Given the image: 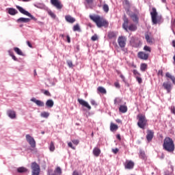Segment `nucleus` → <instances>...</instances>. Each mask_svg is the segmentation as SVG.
Segmentation results:
<instances>
[{
  "label": "nucleus",
  "instance_id": "5",
  "mask_svg": "<svg viewBox=\"0 0 175 175\" xmlns=\"http://www.w3.org/2000/svg\"><path fill=\"white\" fill-rule=\"evenodd\" d=\"M16 9L21 13L22 14H25V16H27V17H30L31 20H35V17L31 14L28 11L25 10L22 7H20V5L16 6Z\"/></svg>",
  "mask_w": 175,
  "mask_h": 175
},
{
  "label": "nucleus",
  "instance_id": "55",
  "mask_svg": "<svg viewBox=\"0 0 175 175\" xmlns=\"http://www.w3.org/2000/svg\"><path fill=\"white\" fill-rule=\"evenodd\" d=\"M114 85L116 88H120V83L118 82H116L114 83Z\"/></svg>",
  "mask_w": 175,
  "mask_h": 175
},
{
  "label": "nucleus",
  "instance_id": "34",
  "mask_svg": "<svg viewBox=\"0 0 175 175\" xmlns=\"http://www.w3.org/2000/svg\"><path fill=\"white\" fill-rule=\"evenodd\" d=\"M148 66L147 64L142 63L141 64L140 70L142 72H145L147 70Z\"/></svg>",
  "mask_w": 175,
  "mask_h": 175
},
{
  "label": "nucleus",
  "instance_id": "9",
  "mask_svg": "<svg viewBox=\"0 0 175 175\" xmlns=\"http://www.w3.org/2000/svg\"><path fill=\"white\" fill-rule=\"evenodd\" d=\"M153 25H157L158 23L157 20V12L155 8H152V12L150 14Z\"/></svg>",
  "mask_w": 175,
  "mask_h": 175
},
{
  "label": "nucleus",
  "instance_id": "52",
  "mask_svg": "<svg viewBox=\"0 0 175 175\" xmlns=\"http://www.w3.org/2000/svg\"><path fill=\"white\" fill-rule=\"evenodd\" d=\"M27 44L30 47V49H33V46H32V44H31V42L27 41Z\"/></svg>",
  "mask_w": 175,
  "mask_h": 175
},
{
  "label": "nucleus",
  "instance_id": "47",
  "mask_svg": "<svg viewBox=\"0 0 175 175\" xmlns=\"http://www.w3.org/2000/svg\"><path fill=\"white\" fill-rule=\"evenodd\" d=\"M136 79H137V81L139 83V84L142 83V79L140 77L137 76Z\"/></svg>",
  "mask_w": 175,
  "mask_h": 175
},
{
  "label": "nucleus",
  "instance_id": "48",
  "mask_svg": "<svg viewBox=\"0 0 175 175\" xmlns=\"http://www.w3.org/2000/svg\"><path fill=\"white\" fill-rule=\"evenodd\" d=\"M119 152V149L118 148H112V152L116 154Z\"/></svg>",
  "mask_w": 175,
  "mask_h": 175
},
{
  "label": "nucleus",
  "instance_id": "13",
  "mask_svg": "<svg viewBox=\"0 0 175 175\" xmlns=\"http://www.w3.org/2000/svg\"><path fill=\"white\" fill-rule=\"evenodd\" d=\"M139 39L136 37H131L130 40V44L133 47H138L139 46Z\"/></svg>",
  "mask_w": 175,
  "mask_h": 175
},
{
  "label": "nucleus",
  "instance_id": "21",
  "mask_svg": "<svg viewBox=\"0 0 175 175\" xmlns=\"http://www.w3.org/2000/svg\"><path fill=\"white\" fill-rule=\"evenodd\" d=\"M55 174H52V175H62V169H61V167L57 166L55 170H54Z\"/></svg>",
  "mask_w": 175,
  "mask_h": 175
},
{
  "label": "nucleus",
  "instance_id": "64",
  "mask_svg": "<svg viewBox=\"0 0 175 175\" xmlns=\"http://www.w3.org/2000/svg\"><path fill=\"white\" fill-rule=\"evenodd\" d=\"M172 46L175 48V40L172 41Z\"/></svg>",
  "mask_w": 175,
  "mask_h": 175
},
{
  "label": "nucleus",
  "instance_id": "25",
  "mask_svg": "<svg viewBox=\"0 0 175 175\" xmlns=\"http://www.w3.org/2000/svg\"><path fill=\"white\" fill-rule=\"evenodd\" d=\"M31 21L30 18H19L17 19V23H29Z\"/></svg>",
  "mask_w": 175,
  "mask_h": 175
},
{
  "label": "nucleus",
  "instance_id": "24",
  "mask_svg": "<svg viewBox=\"0 0 175 175\" xmlns=\"http://www.w3.org/2000/svg\"><path fill=\"white\" fill-rule=\"evenodd\" d=\"M46 106L48 108H53V107H54V101L52 99H49L46 102Z\"/></svg>",
  "mask_w": 175,
  "mask_h": 175
},
{
  "label": "nucleus",
  "instance_id": "2",
  "mask_svg": "<svg viewBox=\"0 0 175 175\" xmlns=\"http://www.w3.org/2000/svg\"><path fill=\"white\" fill-rule=\"evenodd\" d=\"M163 149L170 153L175 150V144L174 140L170 137H165L163 144Z\"/></svg>",
  "mask_w": 175,
  "mask_h": 175
},
{
  "label": "nucleus",
  "instance_id": "31",
  "mask_svg": "<svg viewBox=\"0 0 175 175\" xmlns=\"http://www.w3.org/2000/svg\"><path fill=\"white\" fill-rule=\"evenodd\" d=\"M14 51H15V53H16V54H18V55L24 56V53H23V51H21V49H20V48L14 47Z\"/></svg>",
  "mask_w": 175,
  "mask_h": 175
},
{
  "label": "nucleus",
  "instance_id": "18",
  "mask_svg": "<svg viewBox=\"0 0 175 175\" xmlns=\"http://www.w3.org/2000/svg\"><path fill=\"white\" fill-rule=\"evenodd\" d=\"M66 21L68 23L73 24L76 20L75 18L72 17L70 15H66L65 16Z\"/></svg>",
  "mask_w": 175,
  "mask_h": 175
},
{
  "label": "nucleus",
  "instance_id": "53",
  "mask_svg": "<svg viewBox=\"0 0 175 175\" xmlns=\"http://www.w3.org/2000/svg\"><path fill=\"white\" fill-rule=\"evenodd\" d=\"M171 111L173 114L175 115V107L174 106H172L171 107Z\"/></svg>",
  "mask_w": 175,
  "mask_h": 175
},
{
  "label": "nucleus",
  "instance_id": "45",
  "mask_svg": "<svg viewBox=\"0 0 175 175\" xmlns=\"http://www.w3.org/2000/svg\"><path fill=\"white\" fill-rule=\"evenodd\" d=\"M123 4L127 8H130V3L128 0H124Z\"/></svg>",
  "mask_w": 175,
  "mask_h": 175
},
{
  "label": "nucleus",
  "instance_id": "43",
  "mask_svg": "<svg viewBox=\"0 0 175 175\" xmlns=\"http://www.w3.org/2000/svg\"><path fill=\"white\" fill-rule=\"evenodd\" d=\"M10 57H12V59H14V61H17V57H15V55L13 54V52H12L11 51H8Z\"/></svg>",
  "mask_w": 175,
  "mask_h": 175
},
{
  "label": "nucleus",
  "instance_id": "30",
  "mask_svg": "<svg viewBox=\"0 0 175 175\" xmlns=\"http://www.w3.org/2000/svg\"><path fill=\"white\" fill-rule=\"evenodd\" d=\"M118 129V126L117 124H115L114 123L111 122L110 124V131L111 132H113L115 131H117Z\"/></svg>",
  "mask_w": 175,
  "mask_h": 175
},
{
  "label": "nucleus",
  "instance_id": "44",
  "mask_svg": "<svg viewBox=\"0 0 175 175\" xmlns=\"http://www.w3.org/2000/svg\"><path fill=\"white\" fill-rule=\"evenodd\" d=\"M133 73L135 77L141 76V74L137 70H133Z\"/></svg>",
  "mask_w": 175,
  "mask_h": 175
},
{
  "label": "nucleus",
  "instance_id": "33",
  "mask_svg": "<svg viewBox=\"0 0 175 175\" xmlns=\"http://www.w3.org/2000/svg\"><path fill=\"white\" fill-rule=\"evenodd\" d=\"M131 18H132L133 21L134 23H138L139 21V18L137 17L136 14H133L131 15Z\"/></svg>",
  "mask_w": 175,
  "mask_h": 175
},
{
  "label": "nucleus",
  "instance_id": "60",
  "mask_svg": "<svg viewBox=\"0 0 175 175\" xmlns=\"http://www.w3.org/2000/svg\"><path fill=\"white\" fill-rule=\"evenodd\" d=\"M66 38H67L68 43H70V38L68 35L66 36Z\"/></svg>",
  "mask_w": 175,
  "mask_h": 175
},
{
  "label": "nucleus",
  "instance_id": "4",
  "mask_svg": "<svg viewBox=\"0 0 175 175\" xmlns=\"http://www.w3.org/2000/svg\"><path fill=\"white\" fill-rule=\"evenodd\" d=\"M31 175L40 174V166L36 162H33L31 165Z\"/></svg>",
  "mask_w": 175,
  "mask_h": 175
},
{
  "label": "nucleus",
  "instance_id": "1",
  "mask_svg": "<svg viewBox=\"0 0 175 175\" xmlns=\"http://www.w3.org/2000/svg\"><path fill=\"white\" fill-rule=\"evenodd\" d=\"M90 18L96 25L97 27L98 28H107L109 26V22L99 15H90Z\"/></svg>",
  "mask_w": 175,
  "mask_h": 175
},
{
  "label": "nucleus",
  "instance_id": "3",
  "mask_svg": "<svg viewBox=\"0 0 175 175\" xmlns=\"http://www.w3.org/2000/svg\"><path fill=\"white\" fill-rule=\"evenodd\" d=\"M137 119L138 120L137 122V126L141 129L144 130L145 128L148 126V120L145 116V114L143 113H139L137 116Z\"/></svg>",
  "mask_w": 175,
  "mask_h": 175
},
{
  "label": "nucleus",
  "instance_id": "59",
  "mask_svg": "<svg viewBox=\"0 0 175 175\" xmlns=\"http://www.w3.org/2000/svg\"><path fill=\"white\" fill-rule=\"evenodd\" d=\"M90 103H91L92 105H96V103L94 100H91Z\"/></svg>",
  "mask_w": 175,
  "mask_h": 175
},
{
  "label": "nucleus",
  "instance_id": "38",
  "mask_svg": "<svg viewBox=\"0 0 175 175\" xmlns=\"http://www.w3.org/2000/svg\"><path fill=\"white\" fill-rule=\"evenodd\" d=\"M116 34L115 32H113V31H110V32H109V33H108V38H109V39H113V38H116Z\"/></svg>",
  "mask_w": 175,
  "mask_h": 175
},
{
  "label": "nucleus",
  "instance_id": "7",
  "mask_svg": "<svg viewBox=\"0 0 175 175\" xmlns=\"http://www.w3.org/2000/svg\"><path fill=\"white\" fill-rule=\"evenodd\" d=\"M26 140L32 148H35V147H36V142H35V139L29 134L26 135Z\"/></svg>",
  "mask_w": 175,
  "mask_h": 175
},
{
  "label": "nucleus",
  "instance_id": "11",
  "mask_svg": "<svg viewBox=\"0 0 175 175\" xmlns=\"http://www.w3.org/2000/svg\"><path fill=\"white\" fill-rule=\"evenodd\" d=\"M148 57H149L148 53H145L144 51H140L138 53V58L142 60L147 61Z\"/></svg>",
  "mask_w": 175,
  "mask_h": 175
},
{
  "label": "nucleus",
  "instance_id": "57",
  "mask_svg": "<svg viewBox=\"0 0 175 175\" xmlns=\"http://www.w3.org/2000/svg\"><path fill=\"white\" fill-rule=\"evenodd\" d=\"M49 116H50V113L44 112V118H49Z\"/></svg>",
  "mask_w": 175,
  "mask_h": 175
},
{
  "label": "nucleus",
  "instance_id": "12",
  "mask_svg": "<svg viewBox=\"0 0 175 175\" xmlns=\"http://www.w3.org/2000/svg\"><path fill=\"white\" fill-rule=\"evenodd\" d=\"M154 132L153 130L148 129L146 134V139L150 143L154 137Z\"/></svg>",
  "mask_w": 175,
  "mask_h": 175
},
{
  "label": "nucleus",
  "instance_id": "26",
  "mask_svg": "<svg viewBox=\"0 0 175 175\" xmlns=\"http://www.w3.org/2000/svg\"><path fill=\"white\" fill-rule=\"evenodd\" d=\"M8 13L11 16H16V14H17V13H18V12L14 8H9Z\"/></svg>",
  "mask_w": 175,
  "mask_h": 175
},
{
  "label": "nucleus",
  "instance_id": "62",
  "mask_svg": "<svg viewBox=\"0 0 175 175\" xmlns=\"http://www.w3.org/2000/svg\"><path fill=\"white\" fill-rule=\"evenodd\" d=\"M172 27L175 28V18L172 21Z\"/></svg>",
  "mask_w": 175,
  "mask_h": 175
},
{
  "label": "nucleus",
  "instance_id": "20",
  "mask_svg": "<svg viewBox=\"0 0 175 175\" xmlns=\"http://www.w3.org/2000/svg\"><path fill=\"white\" fill-rule=\"evenodd\" d=\"M100 149L98 147H94L93 149V154L96 157H99V155L100 154Z\"/></svg>",
  "mask_w": 175,
  "mask_h": 175
},
{
  "label": "nucleus",
  "instance_id": "61",
  "mask_svg": "<svg viewBox=\"0 0 175 175\" xmlns=\"http://www.w3.org/2000/svg\"><path fill=\"white\" fill-rule=\"evenodd\" d=\"M72 175H79L77 171H74Z\"/></svg>",
  "mask_w": 175,
  "mask_h": 175
},
{
  "label": "nucleus",
  "instance_id": "54",
  "mask_svg": "<svg viewBox=\"0 0 175 175\" xmlns=\"http://www.w3.org/2000/svg\"><path fill=\"white\" fill-rule=\"evenodd\" d=\"M72 142L75 145H78V144H79V140H77V139H73V140L72 141Z\"/></svg>",
  "mask_w": 175,
  "mask_h": 175
},
{
  "label": "nucleus",
  "instance_id": "35",
  "mask_svg": "<svg viewBox=\"0 0 175 175\" xmlns=\"http://www.w3.org/2000/svg\"><path fill=\"white\" fill-rule=\"evenodd\" d=\"M137 27L135 25L131 24L129 27V29L131 31H135L137 30Z\"/></svg>",
  "mask_w": 175,
  "mask_h": 175
},
{
  "label": "nucleus",
  "instance_id": "58",
  "mask_svg": "<svg viewBox=\"0 0 175 175\" xmlns=\"http://www.w3.org/2000/svg\"><path fill=\"white\" fill-rule=\"evenodd\" d=\"M158 75H161V77H163V70H159Z\"/></svg>",
  "mask_w": 175,
  "mask_h": 175
},
{
  "label": "nucleus",
  "instance_id": "51",
  "mask_svg": "<svg viewBox=\"0 0 175 175\" xmlns=\"http://www.w3.org/2000/svg\"><path fill=\"white\" fill-rule=\"evenodd\" d=\"M68 146L72 150H75V148L72 146V142H68Z\"/></svg>",
  "mask_w": 175,
  "mask_h": 175
},
{
  "label": "nucleus",
  "instance_id": "49",
  "mask_svg": "<svg viewBox=\"0 0 175 175\" xmlns=\"http://www.w3.org/2000/svg\"><path fill=\"white\" fill-rule=\"evenodd\" d=\"M67 64L69 66V68H72V61L68 60L67 61Z\"/></svg>",
  "mask_w": 175,
  "mask_h": 175
},
{
  "label": "nucleus",
  "instance_id": "37",
  "mask_svg": "<svg viewBox=\"0 0 175 175\" xmlns=\"http://www.w3.org/2000/svg\"><path fill=\"white\" fill-rule=\"evenodd\" d=\"M49 150L51 152H54L55 150V146L54 145V142H51L49 145Z\"/></svg>",
  "mask_w": 175,
  "mask_h": 175
},
{
  "label": "nucleus",
  "instance_id": "16",
  "mask_svg": "<svg viewBox=\"0 0 175 175\" xmlns=\"http://www.w3.org/2000/svg\"><path fill=\"white\" fill-rule=\"evenodd\" d=\"M77 101L79 102V103L81 105H82L84 107H86L88 110L91 109V106L85 100H83L81 98H78Z\"/></svg>",
  "mask_w": 175,
  "mask_h": 175
},
{
  "label": "nucleus",
  "instance_id": "32",
  "mask_svg": "<svg viewBox=\"0 0 175 175\" xmlns=\"http://www.w3.org/2000/svg\"><path fill=\"white\" fill-rule=\"evenodd\" d=\"M18 173H27L28 172V169L24 167H20L17 169Z\"/></svg>",
  "mask_w": 175,
  "mask_h": 175
},
{
  "label": "nucleus",
  "instance_id": "39",
  "mask_svg": "<svg viewBox=\"0 0 175 175\" xmlns=\"http://www.w3.org/2000/svg\"><path fill=\"white\" fill-rule=\"evenodd\" d=\"M122 103V99L120 98L116 97L114 99V105H120Z\"/></svg>",
  "mask_w": 175,
  "mask_h": 175
},
{
  "label": "nucleus",
  "instance_id": "6",
  "mask_svg": "<svg viewBox=\"0 0 175 175\" xmlns=\"http://www.w3.org/2000/svg\"><path fill=\"white\" fill-rule=\"evenodd\" d=\"M145 39L150 45H152L154 43V38L150 32L145 33Z\"/></svg>",
  "mask_w": 175,
  "mask_h": 175
},
{
  "label": "nucleus",
  "instance_id": "42",
  "mask_svg": "<svg viewBox=\"0 0 175 175\" xmlns=\"http://www.w3.org/2000/svg\"><path fill=\"white\" fill-rule=\"evenodd\" d=\"M73 31H81L80 27L79 24H76L75 25H74L73 27Z\"/></svg>",
  "mask_w": 175,
  "mask_h": 175
},
{
  "label": "nucleus",
  "instance_id": "50",
  "mask_svg": "<svg viewBox=\"0 0 175 175\" xmlns=\"http://www.w3.org/2000/svg\"><path fill=\"white\" fill-rule=\"evenodd\" d=\"M44 94L47 96H51V94L50 93V92H49V90H45Z\"/></svg>",
  "mask_w": 175,
  "mask_h": 175
},
{
  "label": "nucleus",
  "instance_id": "46",
  "mask_svg": "<svg viewBox=\"0 0 175 175\" xmlns=\"http://www.w3.org/2000/svg\"><path fill=\"white\" fill-rule=\"evenodd\" d=\"M91 40H92V41H93V42H95V41L98 40V36H97V35H96V34H94V36H92V38H91Z\"/></svg>",
  "mask_w": 175,
  "mask_h": 175
},
{
  "label": "nucleus",
  "instance_id": "41",
  "mask_svg": "<svg viewBox=\"0 0 175 175\" xmlns=\"http://www.w3.org/2000/svg\"><path fill=\"white\" fill-rule=\"evenodd\" d=\"M103 9L105 13H108L109 10V5L107 4H104L103 5Z\"/></svg>",
  "mask_w": 175,
  "mask_h": 175
},
{
  "label": "nucleus",
  "instance_id": "28",
  "mask_svg": "<svg viewBox=\"0 0 175 175\" xmlns=\"http://www.w3.org/2000/svg\"><path fill=\"white\" fill-rule=\"evenodd\" d=\"M128 108L126 105H120L119 107L120 112L125 113L127 112Z\"/></svg>",
  "mask_w": 175,
  "mask_h": 175
},
{
  "label": "nucleus",
  "instance_id": "8",
  "mask_svg": "<svg viewBox=\"0 0 175 175\" xmlns=\"http://www.w3.org/2000/svg\"><path fill=\"white\" fill-rule=\"evenodd\" d=\"M118 43L121 49H124L126 43V38L125 36H119Z\"/></svg>",
  "mask_w": 175,
  "mask_h": 175
},
{
  "label": "nucleus",
  "instance_id": "15",
  "mask_svg": "<svg viewBox=\"0 0 175 175\" xmlns=\"http://www.w3.org/2000/svg\"><path fill=\"white\" fill-rule=\"evenodd\" d=\"M163 87L165 90H167V94H170L172 90V85L169 82H164L163 83Z\"/></svg>",
  "mask_w": 175,
  "mask_h": 175
},
{
  "label": "nucleus",
  "instance_id": "19",
  "mask_svg": "<svg viewBox=\"0 0 175 175\" xmlns=\"http://www.w3.org/2000/svg\"><path fill=\"white\" fill-rule=\"evenodd\" d=\"M7 114L10 118H12V120L16 118V111L12 110H8L7 112Z\"/></svg>",
  "mask_w": 175,
  "mask_h": 175
},
{
  "label": "nucleus",
  "instance_id": "14",
  "mask_svg": "<svg viewBox=\"0 0 175 175\" xmlns=\"http://www.w3.org/2000/svg\"><path fill=\"white\" fill-rule=\"evenodd\" d=\"M134 166H135V163L131 160H126L124 163V167L125 169H127V170H132L133 169Z\"/></svg>",
  "mask_w": 175,
  "mask_h": 175
},
{
  "label": "nucleus",
  "instance_id": "17",
  "mask_svg": "<svg viewBox=\"0 0 175 175\" xmlns=\"http://www.w3.org/2000/svg\"><path fill=\"white\" fill-rule=\"evenodd\" d=\"M165 77L167 78V80L169 81V79H170L173 84L175 85V77L172 75L171 73H170L169 72L165 73Z\"/></svg>",
  "mask_w": 175,
  "mask_h": 175
},
{
  "label": "nucleus",
  "instance_id": "22",
  "mask_svg": "<svg viewBox=\"0 0 175 175\" xmlns=\"http://www.w3.org/2000/svg\"><path fill=\"white\" fill-rule=\"evenodd\" d=\"M97 92H98V93H100V94H107L106 89L103 86L98 87Z\"/></svg>",
  "mask_w": 175,
  "mask_h": 175
},
{
  "label": "nucleus",
  "instance_id": "29",
  "mask_svg": "<svg viewBox=\"0 0 175 175\" xmlns=\"http://www.w3.org/2000/svg\"><path fill=\"white\" fill-rule=\"evenodd\" d=\"M46 12L49 16H51L52 19H55V18H57V15H55V14H54V12H53L51 10L46 9Z\"/></svg>",
  "mask_w": 175,
  "mask_h": 175
},
{
  "label": "nucleus",
  "instance_id": "36",
  "mask_svg": "<svg viewBox=\"0 0 175 175\" xmlns=\"http://www.w3.org/2000/svg\"><path fill=\"white\" fill-rule=\"evenodd\" d=\"M139 158L143 159V160H146V155L144 151H140L139 152Z\"/></svg>",
  "mask_w": 175,
  "mask_h": 175
},
{
  "label": "nucleus",
  "instance_id": "23",
  "mask_svg": "<svg viewBox=\"0 0 175 175\" xmlns=\"http://www.w3.org/2000/svg\"><path fill=\"white\" fill-rule=\"evenodd\" d=\"M31 102H33V103H36V105H37V106H43L44 103L43 102L37 100L36 98H33L31 99Z\"/></svg>",
  "mask_w": 175,
  "mask_h": 175
},
{
  "label": "nucleus",
  "instance_id": "10",
  "mask_svg": "<svg viewBox=\"0 0 175 175\" xmlns=\"http://www.w3.org/2000/svg\"><path fill=\"white\" fill-rule=\"evenodd\" d=\"M51 5L56 8L57 10H62L64 5L59 0H51Z\"/></svg>",
  "mask_w": 175,
  "mask_h": 175
},
{
  "label": "nucleus",
  "instance_id": "63",
  "mask_svg": "<svg viewBox=\"0 0 175 175\" xmlns=\"http://www.w3.org/2000/svg\"><path fill=\"white\" fill-rule=\"evenodd\" d=\"M117 139H119V140H121V137H120V134L117 135Z\"/></svg>",
  "mask_w": 175,
  "mask_h": 175
},
{
  "label": "nucleus",
  "instance_id": "56",
  "mask_svg": "<svg viewBox=\"0 0 175 175\" xmlns=\"http://www.w3.org/2000/svg\"><path fill=\"white\" fill-rule=\"evenodd\" d=\"M85 2H86L88 4H92L93 2H94V0H85Z\"/></svg>",
  "mask_w": 175,
  "mask_h": 175
},
{
  "label": "nucleus",
  "instance_id": "27",
  "mask_svg": "<svg viewBox=\"0 0 175 175\" xmlns=\"http://www.w3.org/2000/svg\"><path fill=\"white\" fill-rule=\"evenodd\" d=\"M128 25H129V20H128V18H126L124 19V23L122 25L123 29L126 31H128Z\"/></svg>",
  "mask_w": 175,
  "mask_h": 175
},
{
  "label": "nucleus",
  "instance_id": "40",
  "mask_svg": "<svg viewBox=\"0 0 175 175\" xmlns=\"http://www.w3.org/2000/svg\"><path fill=\"white\" fill-rule=\"evenodd\" d=\"M144 51L146 52V53L150 54L151 53V48L147 45L144 46Z\"/></svg>",
  "mask_w": 175,
  "mask_h": 175
}]
</instances>
